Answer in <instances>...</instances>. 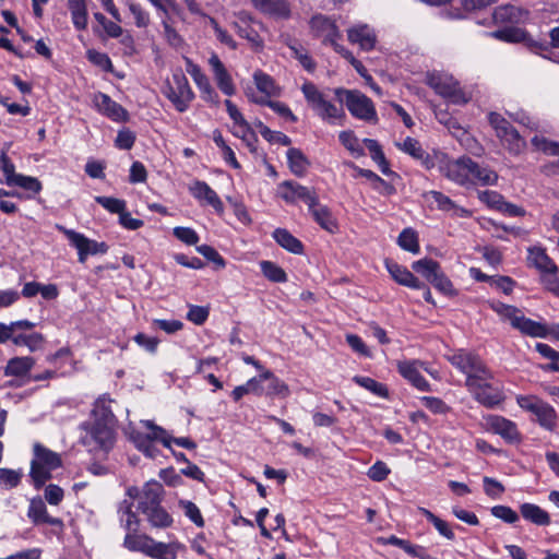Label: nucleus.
<instances>
[{
	"label": "nucleus",
	"instance_id": "obj_11",
	"mask_svg": "<svg viewBox=\"0 0 559 559\" xmlns=\"http://www.w3.org/2000/svg\"><path fill=\"white\" fill-rule=\"evenodd\" d=\"M336 94L338 96L342 94L345 95V98L343 100L345 102L347 109L354 117L367 121L377 118V112L371 99L368 98L361 92L356 90H336Z\"/></svg>",
	"mask_w": 559,
	"mask_h": 559
},
{
	"label": "nucleus",
	"instance_id": "obj_59",
	"mask_svg": "<svg viewBox=\"0 0 559 559\" xmlns=\"http://www.w3.org/2000/svg\"><path fill=\"white\" fill-rule=\"evenodd\" d=\"M491 514L506 523L513 524L519 520V514L507 506H495L490 510Z\"/></svg>",
	"mask_w": 559,
	"mask_h": 559
},
{
	"label": "nucleus",
	"instance_id": "obj_4",
	"mask_svg": "<svg viewBox=\"0 0 559 559\" xmlns=\"http://www.w3.org/2000/svg\"><path fill=\"white\" fill-rule=\"evenodd\" d=\"M163 93L180 112L186 111L194 98L188 79L181 70H176L173 73L171 79L166 82Z\"/></svg>",
	"mask_w": 559,
	"mask_h": 559
},
{
	"label": "nucleus",
	"instance_id": "obj_7",
	"mask_svg": "<svg viewBox=\"0 0 559 559\" xmlns=\"http://www.w3.org/2000/svg\"><path fill=\"white\" fill-rule=\"evenodd\" d=\"M488 120L490 126L495 129L496 135L502 141L503 145L511 154L519 155L525 150V140L500 114L490 112Z\"/></svg>",
	"mask_w": 559,
	"mask_h": 559
},
{
	"label": "nucleus",
	"instance_id": "obj_30",
	"mask_svg": "<svg viewBox=\"0 0 559 559\" xmlns=\"http://www.w3.org/2000/svg\"><path fill=\"white\" fill-rule=\"evenodd\" d=\"M417 361L399 362L400 373L407 379L414 386L421 391L429 390L428 381L420 374Z\"/></svg>",
	"mask_w": 559,
	"mask_h": 559
},
{
	"label": "nucleus",
	"instance_id": "obj_50",
	"mask_svg": "<svg viewBox=\"0 0 559 559\" xmlns=\"http://www.w3.org/2000/svg\"><path fill=\"white\" fill-rule=\"evenodd\" d=\"M340 142L356 157L365 155L358 138L353 131H342L338 135Z\"/></svg>",
	"mask_w": 559,
	"mask_h": 559
},
{
	"label": "nucleus",
	"instance_id": "obj_63",
	"mask_svg": "<svg viewBox=\"0 0 559 559\" xmlns=\"http://www.w3.org/2000/svg\"><path fill=\"white\" fill-rule=\"evenodd\" d=\"M186 516H188L198 527L204 526V520L201 515L200 509L191 501H180Z\"/></svg>",
	"mask_w": 559,
	"mask_h": 559
},
{
	"label": "nucleus",
	"instance_id": "obj_21",
	"mask_svg": "<svg viewBox=\"0 0 559 559\" xmlns=\"http://www.w3.org/2000/svg\"><path fill=\"white\" fill-rule=\"evenodd\" d=\"M209 64L212 68L214 78L219 90L225 95L231 96L235 93V86L231 76L229 75L228 71L226 70L225 66L223 64V62L221 61L216 53L211 55L209 59Z\"/></svg>",
	"mask_w": 559,
	"mask_h": 559
},
{
	"label": "nucleus",
	"instance_id": "obj_58",
	"mask_svg": "<svg viewBox=\"0 0 559 559\" xmlns=\"http://www.w3.org/2000/svg\"><path fill=\"white\" fill-rule=\"evenodd\" d=\"M56 227L59 231H61L68 238L70 243L76 248L78 254H79V261L81 263H84L86 261L87 255H90V254L87 253V251L85 250L83 245H82V247L80 246L81 242L78 240V238H75V236H73V235H75V230L68 229L61 225H57Z\"/></svg>",
	"mask_w": 559,
	"mask_h": 559
},
{
	"label": "nucleus",
	"instance_id": "obj_34",
	"mask_svg": "<svg viewBox=\"0 0 559 559\" xmlns=\"http://www.w3.org/2000/svg\"><path fill=\"white\" fill-rule=\"evenodd\" d=\"M262 378L267 382L264 386V395L287 397L290 393L288 385L280 380L272 371L263 370Z\"/></svg>",
	"mask_w": 559,
	"mask_h": 559
},
{
	"label": "nucleus",
	"instance_id": "obj_16",
	"mask_svg": "<svg viewBox=\"0 0 559 559\" xmlns=\"http://www.w3.org/2000/svg\"><path fill=\"white\" fill-rule=\"evenodd\" d=\"M163 485L156 480L147 481L139 495L138 510L143 514L160 507Z\"/></svg>",
	"mask_w": 559,
	"mask_h": 559
},
{
	"label": "nucleus",
	"instance_id": "obj_6",
	"mask_svg": "<svg viewBox=\"0 0 559 559\" xmlns=\"http://www.w3.org/2000/svg\"><path fill=\"white\" fill-rule=\"evenodd\" d=\"M495 310L503 319L509 320L510 324L522 334L531 337H546V324L526 318L520 309L499 304L495 307Z\"/></svg>",
	"mask_w": 559,
	"mask_h": 559
},
{
	"label": "nucleus",
	"instance_id": "obj_39",
	"mask_svg": "<svg viewBox=\"0 0 559 559\" xmlns=\"http://www.w3.org/2000/svg\"><path fill=\"white\" fill-rule=\"evenodd\" d=\"M68 8L74 26L84 29L87 26V9L85 0H69Z\"/></svg>",
	"mask_w": 559,
	"mask_h": 559
},
{
	"label": "nucleus",
	"instance_id": "obj_45",
	"mask_svg": "<svg viewBox=\"0 0 559 559\" xmlns=\"http://www.w3.org/2000/svg\"><path fill=\"white\" fill-rule=\"evenodd\" d=\"M260 267L262 274L273 283H285L287 282L286 272L272 261H261Z\"/></svg>",
	"mask_w": 559,
	"mask_h": 559
},
{
	"label": "nucleus",
	"instance_id": "obj_42",
	"mask_svg": "<svg viewBox=\"0 0 559 559\" xmlns=\"http://www.w3.org/2000/svg\"><path fill=\"white\" fill-rule=\"evenodd\" d=\"M498 175L496 171L481 167L475 162V168L473 167L472 175V185H481V186H493L497 183Z\"/></svg>",
	"mask_w": 559,
	"mask_h": 559
},
{
	"label": "nucleus",
	"instance_id": "obj_60",
	"mask_svg": "<svg viewBox=\"0 0 559 559\" xmlns=\"http://www.w3.org/2000/svg\"><path fill=\"white\" fill-rule=\"evenodd\" d=\"M173 234L186 245L193 246L199 242L198 234L190 227H175Z\"/></svg>",
	"mask_w": 559,
	"mask_h": 559
},
{
	"label": "nucleus",
	"instance_id": "obj_29",
	"mask_svg": "<svg viewBox=\"0 0 559 559\" xmlns=\"http://www.w3.org/2000/svg\"><path fill=\"white\" fill-rule=\"evenodd\" d=\"M27 516L32 520L35 525L49 524V525H62V521L58 518H52L47 513L46 506L41 499L31 500Z\"/></svg>",
	"mask_w": 559,
	"mask_h": 559
},
{
	"label": "nucleus",
	"instance_id": "obj_40",
	"mask_svg": "<svg viewBox=\"0 0 559 559\" xmlns=\"http://www.w3.org/2000/svg\"><path fill=\"white\" fill-rule=\"evenodd\" d=\"M287 160L292 173L298 177L305 175L309 162L307 160L304 153L298 148H289L287 151Z\"/></svg>",
	"mask_w": 559,
	"mask_h": 559
},
{
	"label": "nucleus",
	"instance_id": "obj_54",
	"mask_svg": "<svg viewBox=\"0 0 559 559\" xmlns=\"http://www.w3.org/2000/svg\"><path fill=\"white\" fill-rule=\"evenodd\" d=\"M22 476L20 469L0 468V485L8 489L14 488L20 484Z\"/></svg>",
	"mask_w": 559,
	"mask_h": 559
},
{
	"label": "nucleus",
	"instance_id": "obj_43",
	"mask_svg": "<svg viewBox=\"0 0 559 559\" xmlns=\"http://www.w3.org/2000/svg\"><path fill=\"white\" fill-rule=\"evenodd\" d=\"M364 144L369 150L371 158L378 164L380 170L384 175L390 174L389 163L380 144L373 139H365Z\"/></svg>",
	"mask_w": 559,
	"mask_h": 559
},
{
	"label": "nucleus",
	"instance_id": "obj_41",
	"mask_svg": "<svg viewBox=\"0 0 559 559\" xmlns=\"http://www.w3.org/2000/svg\"><path fill=\"white\" fill-rule=\"evenodd\" d=\"M400 150L409 154L412 157L421 160L427 167H429V156L423 150L420 143L413 138H406L402 144L396 143Z\"/></svg>",
	"mask_w": 559,
	"mask_h": 559
},
{
	"label": "nucleus",
	"instance_id": "obj_24",
	"mask_svg": "<svg viewBox=\"0 0 559 559\" xmlns=\"http://www.w3.org/2000/svg\"><path fill=\"white\" fill-rule=\"evenodd\" d=\"M490 429L501 436L508 442H515L520 440V432L516 425L501 416H490L488 418Z\"/></svg>",
	"mask_w": 559,
	"mask_h": 559
},
{
	"label": "nucleus",
	"instance_id": "obj_28",
	"mask_svg": "<svg viewBox=\"0 0 559 559\" xmlns=\"http://www.w3.org/2000/svg\"><path fill=\"white\" fill-rule=\"evenodd\" d=\"M385 264L386 270L394 278V281L397 282L399 284L414 289H420L425 287L424 283H421L416 276H414V274L409 272L406 267L392 261H386Z\"/></svg>",
	"mask_w": 559,
	"mask_h": 559
},
{
	"label": "nucleus",
	"instance_id": "obj_26",
	"mask_svg": "<svg viewBox=\"0 0 559 559\" xmlns=\"http://www.w3.org/2000/svg\"><path fill=\"white\" fill-rule=\"evenodd\" d=\"M252 5L260 12L280 17L287 19L290 15V5L287 0H250Z\"/></svg>",
	"mask_w": 559,
	"mask_h": 559
},
{
	"label": "nucleus",
	"instance_id": "obj_44",
	"mask_svg": "<svg viewBox=\"0 0 559 559\" xmlns=\"http://www.w3.org/2000/svg\"><path fill=\"white\" fill-rule=\"evenodd\" d=\"M425 199L426 200H432L436 204H437V207L441 211H444V212H451V211H454V212H466L464 209H461L459 206H456L454 204V202L447 195H444L443 193L439 192V191H428L424 194Z\"/></svg>",
	"mask_w": 559,
	"mask_h": 559
},
{
	"label": "nucleus",
	"instance_id": "obj_32",
	"mask_svg": "<svg viewBox=\"0 0 559 559\" xmlns=\"http://www.w3.org/2000/svg\"><path fill=\"white\" fill-rule=\"evenodd\" d=\"M528 262L539 270L543 274L546 272H557L555 262L547 255L544 249L534 247L528 250Z\"/></svg>",
	"mask_w": 559,
	"mask_h": 559
},
{
	"label": "nucleus",
	"instance_id": "obj_33",
	"mask_svg": "<svg viewBox=\"0 0 559 559\" xmlns=\"http://www.w3.org/2000/svg\"><path fill=\"white\" fill-rule=\"evenodd\" d=\"M520 512L524 520L535 525L545 526L550 523L549 514L537 504L523 503L520 507Z\"/></svg>",
	"mask_w": 559,
	"mask_h": 559
},
{
	"label": "nucleus",
	"instance_id": "obj_14",
	"mask_svg": "<svg viewBox=\"0 0 559 559\" xmlns=\"http://www.w3.org/2000/svg\"><path fill=\"white\" fill-rule=\"evenodd\" d=\"M504 41L522 43L532 52L546 58L545 52L548 50V43L542 39H534L525 29L519 27L506 28Z\"/></svg>",
	"mask_w": 559,
	"mask_h": 559
},
{
	"label": "nucleus",
	"instance_id": "obj_3",
	"mask_svg": "<svg viewBox=\"0 0 559 559\" xmlns=\"http://www.w3.org/2000/svg\"><path fill=\"white\" fill-rule=\"evenodd\" d=\"M58 453L40 443L34 444V459L31 463V476L36 487L43 486L51 477V472L61 466Z\"/></svg>",
	"mask_w": 559,
	"mask_h": 559
},
{
	"label": "nucleus",
	"instance_id": "obj_38",
	"mask_svg": "<svg viewBox=\"0 0 559 559\" xmlns=\"http://www.w3.org/2000/svg\"><path fill=\"white\" fill-rule=\"evenodd\" d=\"M35 365L32 357H14L8 361L4 368L5 376L22 377L25 376Z\"/></svg>",
	"mask_w": 559,
	"mask_h": 559
},
{
	"label": "nucleus",
	"instance_id": "obj_27",
	"mask_svg": "<svg viewBox=\"0 0 559 559\" xmlns=\"http://www.w3.org/2000/svg\"><path fill=\"white\" fill-rule=\"evenodd\" d=\"M308 209L313 219L321 226V228L331 234H334L337 230L338 226L336 218L328 206L319 203L318 197L314 199V204L312 206L309 205Z\"/></svg>",
	"mask_w": 559,
	"mask_h": 559
},
{
	"label": "nucleus",
	"instance_id": "obj_46",
	"mask_svg": "<svg viewBox=\"0 0 559 559\" xmlns=\"http://www.w3.org/2000/svg\"><path fill=\"white\" fill-rule=\"evenodd\" d=\"M253 80L257 88L266 96H275L278 94V88L276 87L273 79L269 74L260 70L255 71L253 74Z\"/></svg>",
	"mask_w": 559,
	"mask_h": 559
},
{
	"label": "nucleus",
	"instance_id": "obj_22",
	"mask_svg": "<svg viewBox=\"0 0 559 559\" xmlns=\"http://www.w3.org/2000/svg\"><path fill=\"white\" fill-rule=\"evenodd\" d=\"M347 37L352 44H358L366 51L373 49L377 43L374 31L367 24H359L349 28Z\"/></svg>",
	"mask_w": 559,
	"mask_h": 559
},
{
	"label": "nucleus",
	"instance_id": "obj_47",
	"mask_svg": "<svg viewBox=\"0 0 559 559\" xmlns=\"http://www.w3.org/2000/svg\"><path fill=\"white\" fill-rule=\"evenodd\" d=\"M144 515H146L147 521L154 527L164 528L170 526L173 523L171 516L162 507L150 510L144 513Z\"/></svg>",
	"mask_w": 559,
	"mask_h": 559
},
{
	"label": "nucleus",
	"instance_id": "obj_18",
	"mask_svg": "<svg viewBox=\"0 0 559 559\" xmlns=\"http://www.w3.org/2000/svg\"><path fill=\"white\" fill-rule=\"evenodd\" d=\"M493 21L498 23H525L530 19V11L513 4L497 7L492 14Z\"/></svg>",
	"mask_w": 559,
	"mask_h": 559
},
{
	"label": "nucleus",
	"instance_id": "obj_23",
	"mask_svg": "<svg viewBox=\"0 0 559 559\" xmlns=\"http://www.w3.org/2000/svg\"><path fill=\"white\" fill-rule=\"evenodd\" d=\"M310 24L316 35L323 37L324 43H329L333 46V41H336V39L341 37L335 23L323 15L313 16Z\"/></svg>",
	"mask_w": 559,
	"mask_h": 559
},
{
	"label": "nucleus",
	"instance_id": "obj_10",
	"mask_svg": "<svg viewBox=\"0 0 559 559\" xmlns=\"http://www.w3.org/2000/svg\"><path fill=\"white\" fill-rule=\"evenodd\" d=\"M428 85L439 95L454 104H465L468 97L461 90L459 82L449 74L432 72L427 78Z\"/></svg>",
	"mask_w": 559,
	"mask_h": 559
},
{
	"label": "nucleus",
	"instance_id": "obj_2",
	"mask_svg": "<svg viewBox=\"0 0 559 559\" xmlns=\"http://www.w3.org/2000/svg\"><path fill=\"white\" fill-rule=\"evenodd\" d=\"M142 424L151 430L150 433L145 435L136 430L132 424L124 428V433L135 448L150 459H155L158 455V450L153 444L154 441L162 442L167 449L171 448V443L189 450L197 448L195 442L191 439L186 437L173 438L163 427L155 425L152 420H143Z\"/></svg>",
	"mask_w": 559,
	"mask_h": 559
},
{
	"label": "nucleus",
	"instance_id": "obj_1",
	"mask_svg": "<svg viewBox=\"0 0 559 559\" xmlns=\"http://www.w3.org/2000/svg\"><path fill=\"white\" fill-rule=\"evenodd\" d=\"M110 400L102 396L94 403L93 420L82 424L81 442L91 452H108L115 444L116 417L110 408Z\"/></svg>",
	"mask_w": 559,
	"mask_h": 559
},
{
	"label": "nucleus",
	"instance_id": "obj_36",
	"mask_svg": "<svg viewBox=\"0 0 559 559\" xmlns=\"http://www.w3.org/2000/svg\"><path fill=\"white\" fill-rule=\"evenodd\" d=\"M275 241L287 251L300 254L302 253L304 246L296 237H294L288 230L284 228H277L273 233Z\"/></svg>",
	"mask_w": 559,
	"mask_h": 559
},
{
	"label": "nucleus",
	"instance_id": "obj_61",
	"mask_svg": "<svg viewBox=\"0 0 559 559\" xmlns=\"http://www.w3.org/2000/svg\"><path fill=\"white\" fill-rule=\"evenodd\" d=\"M12 186L21 187L25 190L32 191L34 193H37L41 189V183L39 180L35 177L24 176V175H17V177L12 182Z\"/></svg>",
	"mask_w": 559,
	"mask_h": 559
},
{
	"label": "nucleus",
	"instance_id": "obj_35",
	"mask_svg": "<svg viewBox=\"0 0 559 559\" xmlns=\"http://www.w3.org/2000/svg\"><path fill=\"white\" fill-rule=\"evenodd\" d=\"M153 538L145 534L127 533L123 546L131 551H140L148 556Z\"/></svg>",
	"mask_w": 559,
	"mask_h": 559
},
{
	"label": "nucleus",
	"instance_id": "obj_52",
	"mask_svg": "<svg viewBox=\"0 0 559 559\" xmlns=\"http://www.w3.org/2000/svg\"><path fill=\"white\" fill-rule=\"evenodd\" d=\"M257 127L259 128L261 135L271 143H278L285 146H288L292 143V140L286 134L278 131H272L261 121L257 123Z\"/></svg>",
	"mask_w": 559,
	"mask_h": 559
},
{
	"label": "nucleus",
	"instance_id": "obj_12",
	"mask_svg": "<svg viewBox=\"0 0 559 559\" xmlns=\"http://www.w3.org/2000/svg\"><path fill=\"white\" fill-rule=\"evenodd\" d=\"M448 359L454 367L466 374L465 382H469L474 376L485 374V370L488 369L477 355L464 349L455 352Z\"/></svg>",
	"mask_w": 559,
	"mask_h": 559
},
{
	"label": "nucleus",
	"instance_id": "obj_25",
	"mask_svg": "<svg viewBox=\"0 0 559 559\" xmlns=\"http://www.w3.org/2000/svg\"><path fill=\"white\" fill-rule=\"evenodd\" d=\"M225 106L230 119L240 129L239 132L241 133V136L247 140L248 146L250 147L251 152H253L255 150L253 143L257 142V136L254 133L250 132L251 129L249 123L233 102L226 99Z\"/></svg>",
	"mask_w": 559,
	"mask_h": 559
},
{
	"label": "nucleus",
	"instance_id": "obj_48",
	"mask_svg": "<svg viewBox=\"0 0 559 559\" xmlns=\"http://www.w3.org/2000/svg\"><path fill=\"white\" fill-rule=\"evenodd\" d=\"M302 94L308 104L317 111L320 109L322 104L325 102L323 94L317 88V86L307 82L301 86Z\"/></svg>",
	"mask_w": 559,
	"mask_h": 559
},
{
	"label": "nucleus",
	"instance_id": "obj_31",
	"mask_svg": "<svg viewBox=\"0 0 559 559\" xmlns=\"http://www.w3.org/2000/svg\"><path fill=\"white\" fill-rule=\"evenodd\" d=\"M182 549H185V546L177 542L165 544L153 540L148 556L154 559H176L178 552Z\"/></svg>",
	"mask_w": 559,
	"mask_h": 559
},
{
	"label": "nucleus",
	"instance_id": "obj_49",
	"mask_svg": "<svg viewBox=\"0 0 559 559\" xmlns=\"http://www.w3.org/2000/svg\"><path fill=\"white\" fill-rule=\"evenodd\" d=\"M399 246L412 253H418L419 252V243H418V236L416 231L412 228H405L402 230V233L399 236L397 239Z\"/></svg>",
	"mask_w": 559,
	"mask_h": 559
},
{
	"label": "nucleus",
	"instance_id": "obj_64",
	"mask_svg": "<svg viewBox=\"0 0 559 559\" xmlns=\"http://www.w3.org/2000/svg\"><path fill=\"white\" fill-rule=\"evenodd\" d=\"M128 8L132 15L134 16V22L138 27H146L150 24V15L146 11H144L141 5L128 1Z\"/></svg>",
	"mask_w": 559,
	"mask_h": 559
},
{
	"label": "nucleus",
	"instance_id": "obj_9",
	"mask_svg": "<svg viewBox=\"0 0 559 559\" xmlns=\"http://www.w3.org/2000/svg\"><path fill=\"white\" fill-rule=\"evenodd\" d=\"M415 272L421 274L432 286L445 296L456 295L452 282L441 271L440 264L432 259H421L412 264Z\"/></svg>",
	"mask_w": 559,
	"mask_h": 559
},
{
	"label": "nucleus",
	"instance_id": "obj_53",
	"mask_svg": "<svg viewBox=\"0 0 559 559\" xmlns=\"http://www.w3.org/2000/svg\"><path fill=\"white\" fill-rule=\"evenodd\" d=\"M354 381H355L358 385H360V386H362V388H365V389L369 390L370 392L374 393V394H376V395H378V396H382V397H384V396H386V395H388V390H386V388H385L382 383H379V382H377L376 380H373V379H371V378H369V377H359V376H356V377L354 378Z\"/></svg>",
	"mask_w": 559,
	"mask_h": 559
},
{
	"label": "nucleus",
	"instance_id": "obj_13",
	"mask_svg": "<svg viewBox=\"0 0 559 559\" xmlns=\"http://www.w3.org/2000/svg\"><path fill=\"white\" fill-rule=\"evenodd\" d=\"M280 197L287 203L304 201L308 206L314 204L318 197L313 189L301 186L294 181H284L278 186Z\"/></svg>",
	"mask_w": 559,
	"mask_h": 559
},
{
	"label": "nucleus",
	"instance_id": "obj_15",
	"mask_svg": "<svg viewBox=\"0 0 559 559\" xmlns=\"http://www.w3.org/2000/svg\"><path fill=\"white\" fill-rule=\"evenodd\" d=\"M473 167L475 162L467 156H463L447 165V177L459 185H468L472 180Z\"/></svg>",
	"mask_w": 559,
	"mask_h": 559
},
{
	"label": "nucleus",
	"instance_id": "obj_8",
	"mask_svg": "<svg viewBox=\"0 0 559 559\" xmlns=\"http://www.w3.org/2000/svg\"><path fill=\"white\" fill-rule=\"evenodd\" d=\"M516 402L522 409L532 413L544 429L554 431L557 428V413L548 403L534 395H520Z\"/></svg>",
	"mask_w": 559,
	"mask_h": 559
},
{
	"label": "nucleus",
	"instance_id": "obj_37",
	"mask_svg": "<svg viewBox=\"0 0 559 559\" xmlns=\"http://www.w3.org/2000/svg\"><path fill=\"white\" fill-rule=\"evenodd\" d=\"M120 522L127 533H136L139 531L140 521L132 511V502L123 500L119 507Z\"/></svg>",
	"mask_w": 559,
	"mask_h": 559
},
{
	"label": "nucleus",
	"instance_id": "obj_5",
	"mask_svg": "<svg viewBox=\"0 0 559 559\" xmlns=\"http://www.w3.org/2000/svg\"><path fill=\"white\" fill-rule=\"evenodd\" d=\"M491 379L492 374L490 370L487 369L485 370V374L480 373L479 376H474L469 382H465V385L475 400L487 407H493L504 399L502 391L489 382Z\"/></svg>",
	"mask_w": 559,
	"mask_h": 559
},
{
	"label": "nucleus",
	"instance_id": "obj_19",
	"mask_svg": "<svg viewBox=\"0 0 559 559\" xmlns=\"http://www.w3.org/2000/svg\"><path fill=\"white\" fill-rule=\"evenodd\" d=\"M186 70L198 85L203 99L206 102L216 103L218 96L214 88L211 86L207 76L201 71V68L192 60L186 59Z\"/></svg>",
	"mask_w": 559,
	"mask_h": 559
},
{
	"label": "nucleus",
	"instance_id": "obj_55",
	"mask_svg": "<svg viewBox=\"0 0 559 559\" xmlns=\"http://www.w3.org/2000/svg\"><path fill=\"white\" fill-rule=\"evenodd\" d=\"M74 236L81 242L80 246L81 247H82V245L84 246V248L88 254L94 255L97 253H105L108 250V247L105 242H97L95 240L88 239L83 234H80L78 231H75Z\"/></svg>",
	"mask_w": 559,
	"mask_h": 559
},
{
	"label": "nucleus",
	"instance_id": "obj_51",
	"mask_svg": "<svg viewBox=\"0 0 559 559\" xmlns=\"http://www.w3.org/2000/svg\"><path fill=\"white\" fill-rule=\"evenodd\" d=\"M44 341V337L39 333H32V334H15L14 337H12V342L16 346H26L31 352L37 350L41 343Z\"/></svg>",
	"mask_w": 559,
	"mask_h": 559
},
{
	"label": "nucleus",
	"instance_id": "obj_56",
	"mask_svg": "<svg viewBox=\"0 0 559 559\" xmlns=\"http://www.w3.org/2000/svg\"><path fill=\"white\" fill-rule=\"evenodd\" d=\"M532 145L548 155L559 156V143L547 140L546 138L535 135L532 139Z\"/></svg>",
	"mask_w": 559,
	"mask_h": 559
},
{
	"label": "nucleus",
	"instance_id": "obj_20",
	"mask_svg": "<svg viewBox=\"0 0 559 559\" xmlns=\"http://www.w3.org/2000/svg\"><path fill=\"white\" fill-rule=\"evenodd\" d=\"M93 102L100 112L115 121H124L128 117L127 110L106 94H95Z\"/></svg>",
	"mask_w": 559,
	"mask_h": 559
},
{
	"label": "nucleus",
	"instance_id": "obj_17",
	"mask_svg": "<svg viewBox=\"0 0 559 559\" xmlns=\"http://www.w3.org/2000/svg\"><path fill=\"white\" fill-rule=\"evenodd\" d=\"M194 199L211 205L217 213L224 212V205L217 193L204 181L195 180L189 187Z\"/></svg>",
	"mask_w": 559,
	"mask_h": 559
},
{
	"label": "nucleus",
	"instance_id": "obj_57",
	"mask_svg": "<svg viewBox=\"0 0 559 559\" xmlns=\"http://www.w3.org/2000/svg\"><path fill=\"white\" fill-rule=\"evenodd\" d=\"M95 201L110 213L120 215L126 210V202L111 197H95Z\"/></svg>",
	"mask_w": 559,
	"mask_h": 559
},
{
	"label": "nucleus",
	"instance_id": "obj_62",
	"mask_svg": "<svg viewBox=\"0 0 559 559\" xmlns=\"http://www.w3.org/2000/svg\"><path fill=\"white\" fill-rule=\"evenodd\" d=\"M87 59L95 66L99 67L100 69L105 71H110L112 68V63L109 59V57L104 53L99 52L94 49H90L86 52Z\"/></svg>",
	"mask_w": 559,
	"mask_h": 559
}]
</instances>
